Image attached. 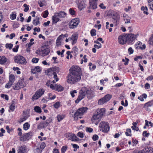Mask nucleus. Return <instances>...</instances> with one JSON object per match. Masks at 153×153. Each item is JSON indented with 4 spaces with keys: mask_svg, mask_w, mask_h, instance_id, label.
Here are the masks:
<instances>
[{
    "mask_svg": "<svg viewBox=\"0 0 153 153\" xmlns=\"http://www.w3.org/2000/svg\"><path fill=\"white\" fill-rule=\"evenodd\" d=\"M69 73L67 77L68 83L71 84H74L81 80V76L82 75V71L79 66H72L70 69Z\"/></svg>",
    "mask_w": 153,
    "mask_h": 153,
    "instance_id": "1",
    "label": "nucleus"
},
{
    "mask_svg": "<svg viewBox=\"0 0 153 153\" xmlns=\"http://www.w3.org/2000/svg\"><path fill=\"white\" fill-rule=\"evenodd\" d=\"M105 108H101L97 109L94 113V114L91 118V121L93 123H94L97 125V120L100 121L101 118L105 114Z\"/></svg>",
    "mask_w": 153,
    "mask_h": 153,
    "instance_id": "2",
    "label": "nucleus"
},
{
    "mask_svg": "<svg viewBox=\"0 0 153 153\" xmlns=\"http://www.w3.org/2000/svg\"><path fill=\"white\" fill-rule=\"evenodd\" d=\"M88 109V108L87 107H82L79 108L74 115V120L76 121L79 118H82V116L87 112Z\"/></svg>",
    "mask_w": 153,
    "mask_h": 153,
    "instance_id": "3",
    "label": "nucleus"
},
{
    "mask_svg": "<svg viewBox=\"0 0 153 153\" xmlns=\"http://www.w3.org/2000/svg\"><path fill=\"white\" fill-rule=\"evenodd\" d=\"M50 52V47L48 45H44L41 49H39L36 51V53L43 56L48 55Z\"/></svg>",
    "mask_w": 153,
    "mask_h": 153,
    "instance_id": "4",
    "label": "nucleus"
},
{
    "mask_svg": "<svg viewBox=\"0 0 153 153\" xmlns=\"http://www.w3.org/2000/svg\"><path fill=\"white\" fill-rule=\"evenodd\" d=\"M45 90L44 89L39 88L37 90L34 94L32 96L31 100L33 101L37 100L42 96L44 94Z\"/></svg>",
    "mask_w": 153,
    "mask_h": 153,
    "instance_id": "5",
    "label": "nucleus"
},
{
    "mask_svg": "<svg viewBox=\"0 0 153 153\" xmlns=\"http://www.w3.org/2000/svg\"><path fill=\"white\" fill-rule=\"evenodd\" d=\"M80 22L79 18H76L72 19L68 23L69 28L71 29L76 28Z\"/></svg>",
    "mask_w": 153,
    "mask_h": 153,
    "instance_id": "6",
    "label": "nucleus"
},
{
    "mask_svg": "<svg viewBox=\"0 0 153 153\" xmlns=\"http://www.w3.org/2000/svg\"><path fill=\"white\" fill-rule=\"evenodd\" d=\"M85 89L83 87L79 91L78 98L75 101V103H78L80 101L85 97L86 91Z\"/></svg>",
    "mask_w": 153,
    "mask_h": 153,
    "instance_id": "7",
    "label": "nucleus"
},
{
    "mask_svg": "<svg viewBox=\"0 0 153 153\" xmlns=\"http://www.w3.org/2000/svg\"><path fill=\"white\" fill-rule=\"evenodd\" d=\"M100 130L105 133L108 132L109 130V124L107 122H102L100 124Z\"/></svg>",
    "mask_w": 153,
    "mask_h": 153,
    "instance_id": "8",
    "label": "nucleus"
},
{
    "mask_svg": "<svg viewBox=\"0 0 153 153\" xmlns=\"http://www.w3.org/2000/svg\"><path fill=\"white\" fill-rule=\"evenodd\" d=\"M26 85L24 80L23 79L19 80V82L16 83L15 85L13 86V89L15 90H18L21 88H23Z\"/></svg>",
    "mask_w": 153,
    "mask_h": 153,
    "instance_id": "9",
    "label": "nucleus"
},
{
    "mask_svg": "<svg viewBox=\"0 0 153 153\" xmlns=\"http://www.w3.org/2000/svg\"><path fill=\"white\" fill-rule=\"evenodd\" d=\"M14 60L16 62L21 64H25L27 63L26 59L22 56H16L14 57Z\"/></svg>",
    "mask_w": 153,
    "mask_h": 153,
    "instance_id": "10",
    "label": "nucleus"
},
{
    "mask_svg": "<svg viewBox=\"0 0 153 153\" xmlns=\"http://www.w3.org/2000/svg\"><path fill=\"white\" fill-rule=\"evenodd\" d=\"M112 97L111 95L107 94L104 96L103 98L100 99L98 101V104L100 105H102L108 101Z\"/></svg>",
    "mask_w": 153,
    "mask_h": 153,
    "instance_id": "11",
    "label": "nucleus"
},
{
    "mask_svg": "<svg viewBox=\"0 0 153 153\" xmlns=\"http://www.w3.org/2000/svg\"><path fill=\"white\" fill-rule=\"evenodd\" d=\"M32 136V133L28 132L25 133L21 137H20V140L23 142L29 140Z\"/></svg>",
    "mask_w": 153,
    "mask_h": 153,
    "instance_id": "12",
    "label": "nucleus"
},
{
    "mask_svg": "<svg viewBox=\"0 0 153 153\" xmlns=\"http://www.w3.org/2000/svg\"><path fill=\"white\" fill-rule=\"evenodd\" d=\"M50 87L52 89L55 90L58 92L62 91L64 90V88L63 87L57 84H55L54 85L51 84L50 85Z\"/></svg>",
    "mask_w": 153,
    "mask_h": 153,
    "instance_id": "13",
    "label": "nucleus"
},
{
    "mask_svg": "<svg viewBox=\"0 0 153 153\" xmlns=\"http://www.w3.org/2000/svg\"><path fill=\"white\" fill-rule=\"evenodd\" d=\"M127 43L129 44L132 45L135 42V39L134 37V34H126Z\"/></svg>",
    "mask_w": 153,
    "mask_h": 153,
    "instance_id": "14",
    "label": "nucleus"
},
{
    "mask_svg": "<svg viewBox=\"0 0 153 153\" xmlns=\"http://www.w3.org/2000/svg\"><path fill=\"white\" fill-rule=\"evenodd\" d=\"M47 72L48 75H49L52 74L53 76V78L54 79V80L53 81V83H55L56 82L58 81L59 78L57 76L56 72L53 71L50 68L48 69L47 71Z\"/></svg>",
    "mask_w": 153,
    "mask_h": 153,
    "instance_id": "15",
    "label": "nucleus"
},
{
    "mask_svg": "<svg viewBox=\"0 0 153 153\" xmlns=\"http://www.w3.org/2000/svg\"><path fill=\"white\" fill-rule=\"evenodd\" d=\"M127 37L126 34L125 35H120L118 38V41L119 43L121 45L125 44L127 41Z\"/></svg>",
    "mask_w": 153,
    "mask_h": 153,
    "instance_id": "16",
    "label": "nucleus"
},
{
    "mask_svg": "<svg viewBox=\"0 0 153 153\" xmlns=\"http://www.w3.org/2000/svg\"><path fill=\"white\" fill-rule=\"evenodd\" d=\"M98 0H89L90 7L92 9L97 8V2Z\"/></svg>",
    "mask_w": 153,
    "mask_h": 153,
    "instance_id": "17",
    "label": "nucleus"
},
{
    "mask_svg": "<svg viewBox=\"0 0 153 153\" xmlns=\"http://www.w3.org/2000/svg\"><path fill=\"white\" fill-rule=\"evenodd\" d=\"M52 19L53 24H56L58 22L61 21V19L59 18L56 13H55L54 14L53 16H52Z\"/></svg>",
    "mask_w": 153,
    "mask_h": 153,
    "instance_id": "18",
    "label": "nucleus"
},
{
    "mask_svg": "<svg viewBox=\"0 0 153 153\" xmlns=\"http://www.w3.org/2000/svg\"><path fill=\"white\" fill-rule=\"evenodd\" d=\"M153 105V100H152L145 103L144 105L143 108H145L146 111H150V110L148 108L149 107H151Z\"/></svg>",
    "mask_w": 153,
    "mask_h": 153,
    "instance_id": "19",
    "label": "nucleus"
},
{
    "mask_svg": "<svg viewBox=\"0 0 153 153\" xmlns=\"http://www.w3.org/2000/svg\"><path fill=\"white\" fill-rule=\"evenodd\" d=\"M78 36V34L76 33H74L72 35L70 39L72 40V45H74L76 43Z\"/></svg>",
    "mask_w": 153,
    "mask_h": 153,
    "instance_id": "20",
    "label": "nucleus"
},
{
    "mask_svg": "<svg viewBox=\"0 0 153 153\" xmlns=\"http://www.w3.org/2000/svg\"><path fill=\"white\" fill-rule=\"evenodd\" d=\"M143 150V153H153V148L151 146L146 147Z\"/></svg>",
    "mask_w": 153,
    "mask_h": 153,
    "instance_id": "21",
    "label": "nucleus"
},
{
    "mask_svg": "<svg viewBox=\"0 0 153 153\" xmlns=\"http://www.w3.org/2000/svg\"><path fill=\"white\" fill-rule=\"evenodd\" d=\"M84 88H85V90L86 91V94H87V96L88 98L91 99L92 97V91L91 89H88L86 87H84Z\"/></svg>",
    "mask_w": 153,
    "mask_h": 153,
    "instance_id": "22",
    "label": "nucleus"
},
{
    "mask_svg": "<svg viewBox=\"0 0 153 153\" xmlns=\"http://www.w3.org/2000/svg\"><path fill=\"white\" fill-rule=\"evenodd\" d=\"M46 146V144L44 142H42L40 145L39 148H37L36 151L38 152H41L45 148Z\"/></svg>",
    "mask_w": 153,
    "mask_h": 153,
    "instance_id": "23",
    "label": "nucleus"
},
{
    "mask_svg": "<svg viewBox=\"0 0 153 153\" xmlns=\"http://www.w3.org/2000/svg\"><path fill=\"white\" fill-rule=\"evenodd\" d=\"M58 16L61 19L67 16V13L63 11H60L58 13H56Z\"/></svg>",
    "mask_w": 153,
    "mask_h": 153,
    "instance_id": "24",
    "label": "nucleus"
},
{
    "mask_svg": "<svg viewBox=\"0 0 153 153\" xmlns=\"http://www.w3.org/2000/svg\"><path fill=\"white\" fill-rule=\"evenodd\" d=\"M111 15L113 16V19L115 21H117L120 18V15L116 11H113Z\"/></svg>",
    "mask_w": 153,
    "mask_h": 153,
    "instance_id": "25",
    "label": "nucleus"
},
{
    "mask_svg": "<svg viewBox=\"0 0 153 153\" xmlns=\"http://www.w3.org/2000/svg\"><path fill=\"white\" fill-rule=\"evenodd\" d=\"M85 6L86 4H85V1L82 0L79 3L78 8L80 10H81L85 7Z\"/></svg>",
    "mask_w": 153,
    "mask_h": 153,
    "instance_id": "26",
    "label": "nucleus"
},
{
    "mask_svg": "<svg viewBox=\"0 0 153 153\" xmlns=\"http://www.w3.org/2000/svg\"><path fill=\"white\" fill-rule=\"evenodd\" d=\"M26 148V147L25 145L20 147L17 150V153H25Z\"/></svg>",
    "mask_w": 153,
    "mask_h": 153,
    "instance_id": "27",
    "label": "nucleus"
},
{
    "mask_svg": "<svg viewBox=\"0 0 153 153\" xmlns=\"http://www.w3.org/2000/svg\"><path fill=\"white\" fill-rule=\"evenodd\" d=\"M7 58L4 56H0V64L1 65L4 64L7 61Z\"/></svg>",
    "mask_w": 153,
    "mask_h": 153,
    "instance_id": "28",
    "label": "nucleus"
},
{
    "mask_svg": "<svg viewBox=\"0 0 153 153\" xmlns=\"http://www.w3.org/2000/svg\"><path fill=\"white\" fill-rule=\"evenodd\" d=\"M62 36V35H60L57 39L56 41V44L57 46H59L61 45V40Z\"/></svg>",
    "mask_w": 153,
    "mask_h": 153,
    "instance_id": "29",
    "label": "nucleus"
},
{
    "mask_svg": "<svg viewBox=\"0 0 153 153\" xmlns=\"http://www.w3.org/2000/svg\"><path fill=\"white\" fill-rule=\"evenodd\" d=\"M33 24L35 26H36L37 25L39 24H40V22H39V18L37 16H36L35 19H34L33 20Z\"/></svg>",
    "mask_w": 153,
    "mask_h": 153,
    "instance_id": "30",
    "label": "nucleus"
},
{
    "mask_svg": "<svg viewBox=\"0 0 153 153\" xmlns=\"http://www.w3.org/2000/svg\"><path fill=\"white\" fill-rule=\"evenodd\" d=\"M147 97V95L145 93L142 94V95H140L138 97V99L142 102L144 101V99H146Z\"/></svg>",
    "mask_w": 153,
    "mask_h": 153,
    "instance_id": "31",
    "label": "nucleus"
},
{
    "mask_svg": "<svg viewBox=\"0 0 153 153\" xmlns=\"http://www.w3.org/2000/svg\"><path fill=\"white\" fill-rule=\"evenodd\" d=\"M65 117V116L63 114H58L56 117L57 119L58 122H60L61 120H63Z\"/></svg>",
    "mask_w": 153,
    "mask_h": 153,
    "instance_id": "32",
    "label": "nucleus"
},
{
    "mask_svg": "<svg viewBox=\"0 0 153 153\" xmlns=\"http://www.w3.org/2000/svg\"><path fill=\"white\" fill-rule=\"evenodd\" d=\"M30 125L27 122L25 123L23 125V129L25 131L28 130L30 128Z\"/></svg>",
    "mask_w": 153,
    "mask_h": 153,
    "instance_id": "33",
    "label": "nucleus"
},
{
    "mask_svg": "<svg viewBox=\"0 0 153 153\" xmlns=\"http://www.w3.org/2000/svg\"><path fill=\"white\" fill-rule=\"evenodd\" d=\"M70 139L72 141H78L79 140V139L78 137L74 134H71L70 135Z\"/></svg>",
    "mask_w": 153,
    "mask_h": 153,
    "instance_id": "34",
    "label": "nucleus"
},
{
    "mask_svg": "<svg viewBox=\"0 0 153 153\" xmlns=\"http://www.w3.org/2000/svg\"><path fill=\"white\" fill-rule=\"evenodd\" d=\"M9 82L13 83L15 80V77L14 75L11 74L9 76Z\"/></svg>",
    "mask_w": 153,
    "mask_h": 153,
    "instance_id": "35",
    "label": "nucleus"
},
{
    "mask_svg": "<svg viewBox=\"0 0 153 153\" xmlns=\"http://www.w3.org/2000/svg\"><path fill=\"white\" fill-rule=\"evenodd\" d=\"M141 10L142 11H143V13L146 14L148 15L149 14V13L148 12V8L146 7H144V6H142L141 8Z\"/></svg>",
    "mask_w": 153,
    "mask_h": 153,
    "instance_id": "36",
    "label": "nucleus"
},
{
    "mask_svg": "<svg viewBox=\"0 0 153 153\" xmlns=\"http://www.w3.org/2000/svg\"><path fill=\"white\" fill-rule=\"evenodd\" d=\"M15 105L14 103H12L11 105L9 106L8 111L9 112L11 111H13L15 109Z\"/></svg>",
    "mask_w": 153,
    "mask_h": 153,
    "instance_id": "37",
    "label": "nucleus"
},
{
    "mask_svg": "<svg viewBox=\"0 0 153 153\" xmlns=\"http://www.w3.org/2000/svg\"><path fill=\"white\" fill-rule=\"evenodd\" d=\"M16 12H13L10 15V18L12 20H14L16 18Z\"/></svg>",
    "mask_w": 153,
    "mask_h": 153,
    "instance_id": "38",
    "label": "nucleus"
},
{
    "mask_svg": "<svg viewBox=\"0 0 153 153\" xmlns=\"http://www.w3.org/2000/svg\"><path fill=\"white\" fill-rule=\"evenodd\" d=\"M72 53L74 52L76 55L78 54V49L76 46L73 47L72 49Z\"/></svg>",
    "mask_w": 153,
    "mask_h": 153,
    "instance_id": "39",
    "label": "nucleus"
},
{
    "mask_svg": "<svg viewBox=\"0 0 153 153\" xmlns=\"http://www.w3.org/2000/svg\"><path fill=\"white\" fill-rule=\"evenodd\" d=\"M61 106V103L60 102H57L53 104V107L56 109H58Z\"/></svg>",
    "mask_w": 153,
    "mask_h": 153,
    "instance_id": "40",
    "label": "nucleus"
},
{
    "mask_svg": "<svg viewBox=\"0 0 153 153\" xmlns=\"http://www.w3.org/2000/svg\"><path fill=\"white\" fill-rule=\"evenodd\" d=\"M34 110L36 112L39 113H40L42 112V110L41 108L39 107L38 106H35L34 107Z\"/></svg>",
    "mask_w": 153,
    "mask_h": 153,
    "instance_id": "41",
    "label": "nucleus"
},
{
    "mask_svg": "<svg viewBox=\"0 0 153 153\" xmlns=\"http://www.w3.org/2000/svg\"><path fill=\"white\" fill-rule=\"evenodd\" d=\"M131 130L130 128H128L126 129V131L125 132V134L127 136H131Z\"/></svg>",
    "mask_w": 153,
    "mask_h": 153,
    "instance_id": "42",
    "label": "nucleus"
},
{
    "mask_svg": "<svg viewBox=\"0 0 153 153\" xmlns=\"http://www.w3.org/2000/svg\"><path fill=\"white\" fill-rule=\"evenodd\" d=\"M148 4L150 7V9L153 10V0H149Z\"/></svg>",
    "mask_w": 153,
    "mask_h": 153,
    "instance_id": "43",
    "label": "nucleus"
},
{
    "mask_svg": "<svg viewBox=\"0 0 153 153\" xmlns=\"http://www.w3.org/2000/svg\"><path fill=\"white\" fill-rule=\"evenodd\" d=\"M132 146H136V145L138 143V141L137 140H135L134 138H132Z\"/></svg>",
    "mask_w": 153,
    "mask_h": 153,
    "instance_id": "44",
    "label": "nucleus"
},
{
    "mask_svg": "<svg viewBox=\"0 0 153 153\" xmlns=\"http://www.w3.org/2000/svg\"><path fill=\"white\" fill-rule=\"evenodd\" d=\"M48 10H47L43 12L42 16L44 18H46L48 16Z\"/></svg>",
    "mask_w": 153,
    "mask_h": 153,
    "instance_id": "45",
    "label": "nucleus"
},
{
    "mask_svg": "<svg viewBox=\"0 0 153 153\" xmlns=\"http://www.w3.org/2000/svg\"><path fill=\"white\" fill-rule=\"evenodd\" d=\"M150 135V133L149 132L147 133L146 131H144L142 133V135L143 137H148Z\"/></svg>",
    "mask_w": 153,
    "mask_h": 153,
    "instance_id": "46",
    "label": "nucleus"
},
{
    "mask_svg": "<svg viewBox=\"0 0 153 153\" xmlns=\"http://www.w3.org/2000/svg\"><path fill=\"white\" fill-rule=\"evenodd\" d=\"M52 120H47L46 122H44L43 123V126L46 127L48 126L49 124L51 123Z\"/></svg>",
    "mask_w": 153,
    "mask_h": 153,
    "instance_id": "47",
    "label": "nucleus"
},
{
    "mask_svg": "<svg viewBox=\"0 0 153 153\" xmlns=\"http://www.w3.org/2000/svg\"><path fill=\"white\" fill-rule=\"evenodd\" d=\"M141 45L142 43L141 42H138L135 44V46L136 48L138 49L140 48Z\"/></svg>",
    "mask_w": 153,
    "mask_h": 153,
    "instance_id": "48",
    "label": "nucleus"
},
{
    "mask_svg": "<svg viewBox=\"0 0 153 153\" xmlns=\"http://www.w3.org/2000/svg\"><path fill=\"white\" fill-rule=\"evenodd\" d=\"M1 97L3 98L4 99H5L7 101H8L9 100V97L7 94H2L1 95Z\"/></svg>",
    "mask_w": 153,
    "mask_h": 153,
    "instance_id": "49",
    "label": "nucleus"
},
{
    "mask_svg": "<svg viewBox=\"0 0 153 153\" xmlns=\"http://www.w3.org/2000/svg\"><path fill=\"white\" fill-rule=\"evenodd\" d=\"M13 46V45L11 43H7L5 45V47L6 48H9V49H11Z\"/></svg>",
    "mask_w": 153,
    "mask_h": 153,
    "instance_id": "50",
    "label": "nucleus"
},
{
    "mask_svg": "<svg viewBox=\"0 0 153 153\" xmlns=\"http://www.w3.org/2000/svg\"><path fill=\"white\" fill-rule=\"evenodd\" d=\"M148 43L150 45H153V35L150 38Z\"/></svg>",
    "mask_w": 153,
    "mask_h": 153,
    "instance_id": "51",
    "label": "nucleus"
},
{
    "mask_svg": "<svg viewBox=\"0 0 153 153\" xmlns=\"http://www.w3.org/2000/svg\"><path fill=\"white\" fill-rule=\"evenodd\" d=\"M124 20L126 23H129L130 22V18L126 16L124 18Z\"/></svg>",
    "mask_w": 153,
    "mask_h": 153,
    "instance_id": "52",
    "label": "nucleus"
},
{
    "mask_svg": "<svg viewBox=\"0 0 153 153\" xmlns=\"http://www.w3.org/2000/svg\"><path fill=\"white\" fill-rule=\"evenodd\" d=\"M91 36H94L96 35V30L95 29H92L90 31Z\"/></svg>",
    "mask_w": 153,
    "mask_h": 153,
    "instance_id": "53",
    "label": "nucleus"
},
{
    "mask_svg": "<svg viewBox=\"0 0 153 153\" xmlns=\"http://www.w3.org/2000/svg\"><path fill=\"white\" fill-rule=\"evenodd\" d=\"M24 7L25 8L24 10L25 12H27L28 11L29 9V6L26 4H25L23 5Z\"/></svg>",
    "mask_w": 153,
    "mask_h": 153,
    "instance_id": "54",
    "label": "nucleus"
},
{
    "mask_svg": "<svg viewBox=\"0 0 153 153\" xmlns=\"http://www.w3.org/2000/svg\"><path fill=\"white\" fill-rule=\"evenodd\" d=\"M87 55H84L83 57V59H82L81 62V64H82L83 63V62H87V59L86 58Z\"/></svg>",
    "mask_w": 153,
    "mask_h": 153,
    "instance_id": "55",
    "label": "nucleus"
},
{
    "mask_svg": "<svg viewBox=\"0 0 153 153\" xmlns=\"http://www.w3.org/2000/svg\"><path fill=\"white\" fill-rule=\"evenodd\" d=\"M6 129L7 130V132L8 133L10 134L11 132L13 131V129L12 128H10L8 126H7L6 127Z\"/></svg>",
    "mask_w": 153,
    "mask_h": 153,
    "instance_id": "56",
    "label": "nucleus"
},
{
    "mask_svg": "<svg viewBox=\"0 0 153 153\" xmlns=\"http://www.w3.org/2000/svg\"><path fill=\"white\" fill-rule=\"evenodd\" d=\"M67 148L68 147L66 146H63L61 149L62 153H65L67 150Z\"/></svg>",
    "mask_w": 153,
    "mask_h": 153,
    "instance_id": "57",
    "label": "nucleus"
},
{
    "mask_svg": "<svg viewBox=\"0 0 153 153\" xmlns=\"http://www.w3.org/2000/svg\"><path fill=\"white\" fill-rule=\"evenodd\" d=\"M13 84V83L9 81L8 83L6 84L5 87L7 88H9L11 87Z\"/></svg>",
    "mask_w": 153,
    "mask_h": 153,
    "instance_id": "58",
    "label": "nucleus"
},
{
    "mask_svg": "<svg viewBox=\"0 0 153 153\" xmlns=\"http://www.w3.org/2000/svg\"><path fill=\"white\" fill-rule=\"evenodd\" d=\"M77 93V92L76 90L71 91L70 92V94L71 95V96L73 98H74L75 96L74 94H76Z\"/></svg>",
    "mask_w": 153,
    "mask_h": 153,
    "instance_id": "59",
    "label": "nucleus"
},
{
    "mask_svg": "<svg viewBox=\"0 0 153 153\" xmlns=\"http://www.w3.org/2000/svg\"><path fill=\"white\" fill-rule=\"evenodd\" d=\"M69 12L70 14L72 16L74 15L76 13L75 10L72 8L70 9Z\"/></svg>",
    "mask_w": 153,
    "mask_h": 153,
    "instance_id": "60",
    "label": "nucleus"
},
{
    "mask_svg": "<svg viewBox=\"0 0 153 153\" xmlns=\"http://www.w3.org/2000/svg\"><path fill=\"white\" fill-rule=\"evenodd\" d=\"M143 149L142 150L135 149L133 151V153H143Z\"/></svg>",
    "mask_w": 153,
    "mask_h": 153,
    "instance_id": "61",
    "label": "nucleus"
},
{
    "mask_svg": "<svg viewBox=\"0 0 153 153\" xmlns=\"http://www.w3.org/2000/svg\"><path fill=\"white\" fill-rule=\"evenodd\" d=\"M73 148H74V151H75L77 149H79V146L76 144H72Z\"/></svg>",
    "mask_w": 153,
    "mask_h": 153,
    "instance_id": "62",
    "label": "nucleus"
},
{
    "mask_svg": "<svg viewBox=\"0 0 153 153\" xmlns=\"http://www.w3.org/2000/svg\"><path fill=\"white\" fill-rule=\"evenodd\" d=\"M19 48V45H16L15 47L13 48L12 49L13 51L15 52H16L18 51V49Z\"/></svg>",
    "mask_w": 153,
    "mask_h": 153,
    "instance_id": "63",
    "label": "nucleus"
},
{
    "mask_svg": "<svg viewBox=\"0 0 153 153\" xmlns=\"http://www.w3.org/2000/svg\"><path fill=\"white\" fill-rule=\"evenodd\" d=\"M39 59L38 58H33L32 60V62L33 63H37Z\"/></svg>",
    "mask_w": 153,
    "mask_h": 153,
    "instance_id": "64",
    "label": "nucleus"
}]
</instances>
